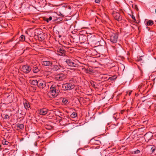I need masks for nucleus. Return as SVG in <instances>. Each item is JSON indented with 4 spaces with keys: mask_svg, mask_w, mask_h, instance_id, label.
Returning a JSON list of instances; mask_svg holds the SVG:
<instances>
[{
    "mask_svg": "<svg viewBox=\"0 0 156 156\" xmlns=\"http://www.w3.org/2000/svg\"><path fill=\"white\" fill-rule=\"evenodd\" d=\"M90 142L93 144L99 145L101 144V141L98 140L92 139L90 140Z\"/></svg>",
    "mask_w": 156,
    "mask_h": 156,
    "instance_id": "14",
    "label": "nucleus"
},
{
    "mask_svg": "<svg viewBox=\"0 0 156 156\" xmlns=\"http://www.w3.org/2000/svg\"><path fill=\"white\" fill-rule=\"evenodd\" d=\"M38 40L40 41H42L44 39V35L43 34H40L38 36Z\"/></svg>",
    "mask_w": 156,
    "mask_h": 156,
    "instance_id": "15",
    "label": "nucleus"
},
{
    "mask_svg": "<svg viewBox=\"0 0 156 156\" xmlns=\"http://www.w3.org/2000/svg\"><path fill=\"white\" fill-rule=\"evenodd\" d=\"M52 85H54L53 84V82L52 81L47 82V84H46V85L47 86H48V87H49V86L50 85H51V86Z\"/></svg>",
    "mask_w": 156,
    "mask_h": 156,
    "instance_id": "27",
    "label": "nucleus"
},
{
    "mask_svg": "<svg viewBox=\"0 0 156 156\" xmlns=\"http://www.w3.org/2000/svg\"><path fill=\"white\" fill-rule=\"evenodd\" d=\"M16 127L20 129H23L24 128V125L23 124L18 123L16 125Z\"/></svg>",
    "mask_w": 156,
    "mask_h": 156,
    "instance_id": "20",
    "label": "nucleus"
},
{
    "mask_svg": "<svg viewBox=\"0 0 156 156\" xmlns=\"http://www.w3.org/2000/svg\"><path fill=\"white\" fill-rule=\"evenodd\" d=\"M2 143L3 145H7L9 144V142L5 140L2 141Z\"/></svg>",
    "mask_w": 156,
    "mask_h": 156,
    "instance_id": "28",
    "label": "nucleus"
},
{
    "mask_svg": "<svg viewBox=\"0 0 156 156\" xmlns=\"http://www.w3.org/2000/svg\"><path fill=\"white\" fill-rule=\"evenodd\" d=\"M87 40L89 42L93 44L97 42L96 38L94 35L89 36L87 37Z\"/></svg>",
    "mask_w": 156,
    "mask_h": 156,
    "instance_id": "8",
    "label": "nucleus"
},
{
    "mask_svg": "<svg viewBox=\"0 0 156 156\" xmlns=\"http://www.w3.org/2000/svg\"><path fill=\"white\" fill-rule=\"evenodd\" d=\"M131 94V92H130L129 94V95H130Z\"/></svg>",
    "mask_w": 156,
    "mask_h": 156,
    "instance_id": "38",
    "label": "nucleus"
},
{
    "mask_svg": "<svg viewBox=\"0 0 156 156\" xmlns=\"http://www.w3.org/2000/svg\"><path fill=\"white\" fill-rule=\"evenodd\" d=\"M68 102V100L65 98H63L62 100V103H63L65 105H66L67 104Z\"/></svg>",
    "mask_w": 156,
    "mask_h": 156,
    "instance_id": "25",
    "label": "nucleus"
},
{
    "mask_svg": "<svg viewBox=\"0 0 156 156\" xmlns=\"http://www.w3.org/2000/svg\"><path fill=\"white\" fill-rule=\"evenodd\" d=\"M66 78V76L62 73L57 75L56 77L57 79L59 81L62 80Z\"/></svg>",
    "mask_w": 156,
    "mask_h": 156,
    "instance_id": "13",
    "label": "nucleus"
},
{
    "mask_svg": "<svg viewBox=\"0 0 156 156\" xmlns=\"http://www.w3.org/2000/svg\"><path fill=\"white\" fill-rule=\"evenodd\" d=\"M49 111L46 108H43L39 110V113L41 115H45L48 113Z\"/></svg>",
    "mask_w": 156,
    "mask_h": 156,
    "instance_id": "10",
    "label": "nucleus"
},
{
    "mask_svg": "<svg viewBox=\"0 0 156 156\" xmlns=\"http://www.w3.org/2000/svg\"><path fill=\"white\" fill-rule=\"evenodd\" d=\"M60 87L61 88V86L59 85H52L50 87V90L48 91V96L51 98L56 97L59 92Z\"/></svg>",
    "mask_w": 156,
    "mask_h": 156,
    "instance_id": "1",
    "label": "nucleus"
},
{
    "mask_svg": "<svg viewBox=\"0 0 156 156\" xmlns=\"http://www.w3.org/2000/svg\"><path fill=\"white\" fill-rule=\"evenodd\" d=\"M23 104L25 108L26 109H28L30 107V105L27 101H26L25 102H24Z\"/></svg>",
    "mask_w": 156,
    "mask_h": 156,
    "instance_id": "19",
    "label": "nucleus"
},
{
    "mask_svg": "<svg viewBox=\"0 0 156 156\" xmlns=\"http://www.w3.org/2000/svg\"><path fill=\"white\" fill-rule=\"evenodd\" d=\"M22 70L25 73H28L31 69L30 66L28 65H24L21 68Z\"/></svg>",
    "mask_w": 156,
    "mask_h": 156,
    "instance_id": "7",
    "label": "nucleus"
},
{
    "mask_svg": "<svg viewBox=\"0 0 156 156\" xmlns=\"http://www.w3.org/2000/svg\"><path fill=\"white\" fill-rule=\"evenodd\" d=\"M41 63L45 66H51L52 65V62L49 61L42 60Z\"/></svg>",
    "mask_w": 156,
    "mask_h": 156,
    "instance_id": "12",
    "label": "nucleus"
},
{
    "mask_svg": "<svg viewBox=\"0 0 156 156\" xmlns=\"http://www.w3.org/2000/svg\"><path fill=\"white\" fill-rule=\"evenodd\" d=\"M153 136V133L151 132H149L144 135V138L145 141L148 142L151 139Z\"/></svg>",
    "mask_w": 156,
    "mask_h": 156,
    "instance_id": "9",
    "label": "nucleus"
},
{
    "mask_svg": "<svg viewBox=\"0 0 156 156\" xmlns=\"http://www.w3.org/2000/svg\"><path fill=\"white\" fill-rule=\"evenodd\" d=\"M61 88L64 90H69L74 88V85L71 83H66L62 85Z\"/></svg>",
    "mask_w": 156,
    "mask_h": 156,
    "instance_id": "3",
    "label": "nucleus"
},
{
    "mask_svg": "<svg viewBox=\"0 0 156 156\" xmlns=\"http://www.w3.org/2000/svg\"><path fill=\"white\" fill-rule=\"evenodd\" d=\"M67 58L64 59V60L68 66L76 67H77L79 66L80 62L78 60H73L69 57L67 56Z\"/></svg>",
    "mask_w": 156,
    "mask_h": 156,
    "instance_id": "2",
    "label": "nucleus"
},
{
    "mask_svg": "<svg viewBox=\"0 0 156 156\" xmlns=\"http://www.w3.org/2000/svg\"><path fill=\"white\" fill-rule=\"evenodd\" d=\"M95 0V2L99 3L100 2V0Z\"/></svg>",
    "mask_w": 156,
    "mask_h": 156,
    "instance_id": "34",
    "label": "nucleus"
},
{
    "mask_svg": "<svg viewBox=\"0 0 156 156\" xmlns=\"http://www.w3.org/2000/svg\"><path fill=\"white\" fill-rule=\"evenodd\" d=\"M95 82H93L92 83V84H91L92 85V86H93V87H94L95 86Z\"/></svg>",
    "mask_w": 156,
    "mask_h": 156,
    "instance_id": "36",
    "label": "nucleus"
},
{
    "mask_svg": "<svg viewBox=\"0 0 156 156\" xmlns=\"http://www.w3.org/2000/svg\"><path fill=\"white\" fill-rule=\"evenodd\" d=\"M60 67L61 66L59 65H54L52 68V69L54 71H56L59 69Z\"/></svg>",
    "mask_w": 156,
    "mask_h": 156,
    "instance_id": "17",
    "label": "nucleus"
},
{
    "mask_svg": "<svg viewBox=\"0 0 156 156\" xmlns=\"http://www.w3.org/2000/svg\"><path fill=\"white\" fill-rule=\"evenodd\" d=\"M38 133H37V134H38Z\"/></svg>",
    "mask_w": 156,
    "mask_h": 156,
    "instance_id": "45",
    "label": "nucleus"
},
{
    "mask_svg": "<svg viewBox=\"0 0 156 156\" xmlns=\"http://www.w3.org/2000/svg\"><path fill=\"white\" fill-rule=\"evenodd\" d=\"M118 39V35L116 33H112L110 36V41L112 43H116Z\"/></svg>",
    "mask_w": 156,
    "mask_h": 156,
    "instance_id": "4",
    "label": "nucleus"
},
{
    "mask_svg": "<svg viewBox=\"0 0 156 156\" xmlns=\"http://www.w3.org/2000/svg\"><path fill=\"white\" fill-rule=\"evenodd\" d=\"M143 85V83H142L141 85H140L139 86L138 88L139 89H140L142 88L141 86Z\"/></svg>",
    "mask_w": 156,
    "mask_h": 156,
    "instance_id": "35",
    "label": "nucleus"
},
{
    "mask_svg": "<svg viewBox=\"0 0 156 156\" xmlns=\"http://www.w3.org/2000/svg\"><path fill=\"white\" fill-rule=\"evenodd\" d=\"M144 86V84H143V85L141 86L142 88V87H143Z\"/></svg>",
    "mask_w": 156,
    "mask_h": 156,
    "instance_id": "40",
    "label": "nucleus"
},
{
    "mask_svg": "<svg viewBox=\"0 0 156 156\" xmlns=\"http://www.w3.org/2000/svg\"><path fill=\"white\" fill-rule=\"evenodd\" d=\"M135 7H136V6H137V5H135Z\"/></svg>",
    "mask_w": 156,
    "mask_h": 156,
    "instance_id": "42",
    "label": "nucleus"
},
{
    "mask_svg": "<svg viewBox=\"0 0 156 156\" xmlns=\"http://www.w3.org/2000/svg\"><path fill=\"white\" fill-rule=\"evenodd\" d=\"M125 111V110H121V114H123Z\"/></svg>",
    "mask_w": 156,
    "mask_h": 156,
    "instance_id": "37",
    "label": "nucleus"
},
{
    "mask_svg": "<svg viewBox=\"0 0 156 156\" xmlns=\"http://www.w3.org/2000/svg\"><path fill=\"white\" fill-rule=\"evenodd\" d=\"M113 16L115 19L118 21H120L122 20V17L119 13H114L113 14Z\"/></svg>",
    "mask_w": 156,
    "mask_h": 156,
    "instance_id": "11",
    "label": "nucleus"
},
{
    "mask_svg": "<svg viewBox=\"0 0 156 156\" xmlns=\"http://www.w3.org/2000/svg\"><path fill=\"white\" fill-rule=\"evenodd\" d=\"M33 72L34 73H36L39 71V69L36 66H34L33 67Z\"/></svg>",
    "mask_w": 156,
    "mask_h": 156,
    "instance_id": "18",
    "label": "nucleus"
},
{
    "mask_svg": "<svg viewBox=\"0 0 156 156\" xmlns=\"http://www.w3.org/2000/svg\"><path fill=\"white\" fill-rule=\"evenodd\" d=\"M70 116L71 117L74 118L77 116V114L76 112H73L71 114Z\"/></svg>",
    "mask_w": 156,
    "mask_h": 156,
    "instance_id": "26",
    "label": "nucleus"
},
{
    "mask_svg": "<svg viewBox=\"0 0 156 156\" xmlns=\"http://www.w3.org/2000/svg\"><path fill=\"white\" fill-rule=\"evenodd\" d=\"M62 119V120H64V118H63Z\"/></svg>",
    "mask_w": 156,
    "mask_h": 156,
    "instance_id": "41",
    "label": "nucleus"
},
{
    "mask_svg": "<svg viewBox=\"0 0 156 156\" xmlns=\"http://www.w3.org/2000/svg\"><path fill=\"white\" fill-rule=\"evenodd\" d=\"M38 133H37V134H38Z\"/></svg>",
    "mask_w": 156,
    "mask_h": 156,
    "instance_id": "46",
    "label": "nucleus"
},
{
    "mask_svg": "<svg viewBox=\"0 0 156 156\" xmlns=\"http://www.w3.org/2000/svg\"><path fill=\"white\" fill-rule=\"evenodd\" d=\"M19 40L20 41H23L25 40V36L23 35H22L19 37Z\"/></svg>",
    "mask_w": 156,
    "mask_h": 156,
    "instance_id": "23",
    "label": "nucleus"
},
{
    "mask_svg": "<svg viewBox=\"0 0 156 156\" xmlns=\"http://www.w3.org/2000/svg\"><path fill=\"white\" fill-rule=\"evenodd\" d=\"M140 152V151L138 150H137L136 151H133L134 154H138Z\"/></svg>",
    "mask_w": 156,
    "mask_h": 156,
    "instance_id": "31",
    "label": "nucleus"
},
{
    "mask_svg": "<svg viewBox=\"0 0 156 156\" xmlns=\"http://www.w3.org/2000/svg\"><path fill=\"white\" fill-rule=\"evenodd\" d=\"M45 128L47 129L50 130L53 128L52 126L48 124H45L44 125Z\"/></svg>",
    "mask_w": 156,
    "mask_h": 156,
    "instance_id": "21",
    "label": "nucleus"
},
{
    "mask_svg": "<svg viewBox=\"0 0 156 156\" xmlns=\"http://www.w3.org/2000/svg\"><path fill=\"white\" fill-rule=\"evenodd\" d=\"M52 19V17L51 16H50L48 18H47L46 19V21L47 22H48L49 21L51 20Z\"/></svg>",
    "mask_w": 156,
    "mask_h": 156,
    "instance_id": "30",
    "label": "nucleus"
},
{
    "mask_svg": "<svg viewBox=\"0 0 156 156\" xmlns=\"http://www.w3.org/2000/svg\"><path fill=\"white\" fill-rule=\"evenodd\" d=\"M115 114H114V115L113 116V117H114L115 118V119L116 118V117H115Z\"/></svg>",
    "mask_w": 156,
    "mask_h": 156,
    "instance_id": "39",
    "label": "nucleus"
},
{
    "mask_svg": "<svg viewBox=\"0 0 156 156\" xmlns=\"http://www.w3.org/2000/svg\"><path fill=\"white\" fill-rule=\"evenodd\" d=\"M131 18H132V19L134 20L135 21H136V19H135V18L134 16H133V15H132V16H131Z\"/></svg>",
    "mask_w": 156,
    "mask_h": 156,
    "instance_id": "33",
    "label": "nucleus"
},
{
    "mask_svg": "<svg viewBox=\"0 0 156 156\" xmlns=\"http://www.w3.org/2000/svg\"><path fill=\"white\" fill-rule=\"evenodd\" d=\"M156 150V147L154 146H153L151 148V151L152 153L154 152Z\"/></svg>",
    "mask_w": 156,
    "mask_h": 156,
    "instance_id": "29",
    "label": "nucleus"
},
{
    "mask_svg": "<svg viewBox=\"0 0 156 156\" xmlns=\"http://www.w3.org/2000/svg\"><path fill=\"white\" fill-rule=\"evenodd\" d=\"M30 83L32 85L37 86L38 84V81H37L36 80H30Z\"/></svg>",
    "mask_w": 156,
    "mask_h": 156,
    "instance_id": "16",
    "label": "nucleus"
},
{
    "mask_svg": "<svg viewBox=\"0 0 156 156\" xmlns=\"http://www.w3.org/2000/svg\"><path fill=\"white\" fill-rule=\"evenodd\" d=\"M57 51L58 55L60 56H64L66 53V51L64 50L63 46H60L57 49Z\"/></svg>",
    "mask_w": 156,
    "mask_h": 156,
    "instance_id": "6",
    "label": "nucleus"
},
{
    "mask_svg": "<svg viewBox=\"0 0 156 156\" xmlns=\"http://www.w3.org/2000/svg\"><path fill=\"white\" fill-rule=\"evenodd\" d=\"M154 24L153 21L151 20H149L147 22V24L148 26H151Z\"/></svg>",
    "mask_w": 156,
    "mask_h": 156,
    "instance_id": "24",
    "label": "nucleus"
},
{
    "mask_svg": "<svg viewBox=\"0 0 156 156\" xmlns=\"http://www.w3.org/2000/svg\"><path fill=\"white\" fill-rule=\"evenodd\" d=\"M155 12H156V9H155Z\"/></svg>",
    "mask_w": 156,
    "mask_h": 156,
    "instance_id": "44",
    "label": "nucleus"
},
{
    "mask_svg": "<svg viewBox=\"0 0 156 156\" xmlns=\"http://www.w3.org/2000/svg\"><path fill=\"white\" fill-rule=\"evenodd\" d=\"M1 145H0V148H1Z\"/></svg>",
    "mask_w": 156,
    "mask_h": 156,
    "instance_id": "43",
    "label": "nucleus"
},
{
    "mask_svg": "<svg viewBox=\"0 0 156 156\" xmlns=\"http://www.w3.org/2000/svg\"><path fill=\"white\" fill-rule=\"evenodd\" d=\"M46 86V84L45 82L42 80L38 81V84L37 86L39 88L47 90V89L45 88Z\"/></svg>",
    "mask_w": 156,
    "mask_h": 156,
    "instance_id": "5",
    "label": "nucleus"
},
{
    "mask_svg": "<svg viewBox=\"0 0 156 156\" xmlns=\"http://www.w3.org/2000/svg\"><path fill=\"white\" fill-rule=\"evenodd\" d=\"M4 118L5 119H8L9 118V116L8 115H6L4 117Z\"/></svg>",
    "mask_w": 156,
    "mask_h": 156,
    "instance_id": "32",
    "label": "nucleus"
},
{
    "mask_svg": "<svg viewBox=\"0 0 156 156\" xmlns=\"http://www.w3.org/2000/svg\"><path fill=\"white\" fill-rule=\"evenodd\" d=\"M117 77L115 75H114L110 77L108 79V80L109 81H114L116 79Z\"/></svg>",
    "mask_w": 156,
    "mask_h": 156,
    "instance_id": "22",
    "label": "nucleus"
}]
</instances>
